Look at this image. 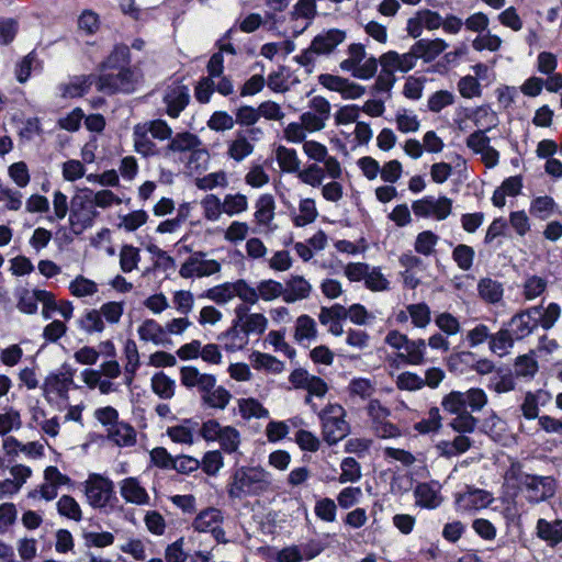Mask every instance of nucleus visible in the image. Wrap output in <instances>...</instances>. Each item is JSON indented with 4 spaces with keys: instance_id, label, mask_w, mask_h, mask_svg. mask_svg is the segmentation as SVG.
I'll return each mask as SVG.
<instances>
[{
    "instance_id": "6e6d98bb",
    "label": "nucleus",
    "mask_w": 562,
    "mask_h": 562,
    "mask_svg": "<svg viewBox=\"0 0 562 562\" xmlns=\"http://www.w3.org/2000/svg\"><path fill=\"white\" fill-rule=\"evenodd\" d=\"M341 474L339 475L340 483L357 482L361 477V468L359 462L351 457L345 458L340 464Z\"/></svg>"
},
{
    "instance_id": "423d86ee",
    "label": "nucleus",
    "mask_w": 562,
    "mask_h": 562,
    "mask_svg": "<svg viewBox=\"0 0 562 562\" xmlns=\"http://www.w3.org/2000/svg\"><path fill=\"white\" fill-rule=\"evenodd\" d=\"M364 45L353 43L348 47V58L340 63L344 71H350L353 77L359 79L372 78L378 70V59L375 57L366 58Z\"/></svg>"
},
{
    "instance_id": "f704fd0d",
    "label": "nucleus",
    "mask_w": 562,
    "mask_h": 562,
    "mask_svg": "<svg viewBox=\"0 0 562 562\" xmlns=\"http://www.w3.org/2000/svg\"><path fill=\"white\" fill-rule=\"evenodd\" d=\"M38 301H49L48 291L34 290L32 292L25 291L18 303V308L26 314H34L37 311Z\"/></svg>"
},
{
    "instance_id": "3c124183",
    "label": "nucleus",
    "mask_w": 562,
    "mask_h": 562,
    "mask_svg": "<svg viewBox=\"0 0 562 562\" xmlns=\"http://www.w3.org/2000/svg\"><path fill=\"white\" fill-rule=\"evenodd\" d=\"M465 397L460 391H451L441 401L443 411L454 415L465 411Z\"/></svg>"
},
{
    "instance_id": "2f4dec72",
    "label": "nucleus",
    "mask_w": 562,
    "mask_h": 562,
    "mask_svg": "<svg viewBox=\"0 0 562 562\" xmlns=\"http://www.w3.org/2000/svg\"><path fill=\"white\" fill-rule=\"evenodd\" d=\"M276 158L282 171L293 173L300 170L301 162L295 149L279 146L276 150Z\"/></svg>"
},
{
    "instance_id": "052dcab7",
    "label": "nucleus",
    "mask_w": 562,
    "mask_h": 562,
    "mask_svg": "<svg viewBox=\"0 0 562 562\" xmlns=\"http://www.w3.org/2000/svg\"><path fill=\"white\" fill-rule=\"evenodd\" d=\"M300 215L294 218L296 226H305L314 222L318 215L315 202L312 199H304L300 203Z\"/></svg>"
},
{
    "instance_id": "f03ea898",
    "label": "nucleus",
    "mask_w": 562,
    "mask_h": 562,
    "mask_svg": "<svg viewBox=\"0 0 562 562\" xmlns=\"http://www.w3.org/2000/svg\"><path fill=\"white\" fill-rule=\"evenodd\" d=\"M271 486V474L260 467L239 468L235 471L228 486L232 498L260 495Z\"/></svg>"
},
{
    "instance_id": "37998d69",
    "label": "nucleus",
    "mask_w": 562,
    "mask_h": 562,
    "mask_svg": "<svg viewBox=\"0 0 562 562\" xmlns=\"http://www.w3.org/2000/svg\"><path fill=\"white\" fill-rule=\"evenodd\" d=\"M254 151V145L244 135H238L228 147V156L235 161L244 160Z\"/></svg>"
},
{
    "instance_id": "603ef678",
    "label": "nucleus",
    "mask_w": 562,
    "mask_h": 562,
    "mask_svg": "<svg viewBox=\"0 0 562 562\" xmlns=\"http://www.w3.org/2000/svg\"><path fill=\"white\" fill-rule=\"evenodd\" d=\"M239 412L244 418H263L268 417V411L255 398H244L239 401Z\"/></svg>"
},
{
    "instance_id": "c756f323",
    "label": "nucleus",
    "mask_w": 562,
    "mask_h": 562,
    "mask_svg": "<svg viewBox=\"0 0 562 562\" xmlns=\"http://www.w3.org/2000/svg\"><path fill=\"white\" fill-rule=\"evenodd\" d=\"M218 338L224 341L225 348L228 351L243 349L248 344V336L244 329L238 326V323H234V325Z\"/></svg>"
},
{
    "instance_id": "de8ad7c7",
    "label": "nucleus",
    "mask_w": 562,
    "mask_h": 562,
    "mask_svg": "<svg viewBox=\"0 0 562 562\" xmlns=\"http://www.w3.org/2000/svg\"><path fill=\"white\" fill-rule=\"evenodd\" d=\"M140 260L139 250L131 245H124L120 251V267L125 273L137 268Z\"/></svg>"
},
{
    "instance_id": "8fccbe9b",
    "label": "nucleus",
    "mask_w": 562,
    "mask_h": 562,
    "mask_svg": "<svg viewBox=\"0 0 562 562\" xmlns=\"http://www.w3.org/2000/svg\"><path fill=\"white\" fill-rule=\"evenodd\" d=\"M294 337L297 341L316 337L315 321L308 315H301L296 319Z\"/></svg>"
},
{
    "instance_id": "b1692460",
    "label": "nucleus",
    "mask_w": 562,
    "mask_h": 562,
    "mask_svg": "<svg viewBox=\"0 0 562 562\" xmlns=\"http://www.w3.org/2000/svg\"><path fill=\"white\" fill-rule=\"evenodd\" d=\"M72 371L67 370L59 374H52L45 380V391L53 392L59 397L66 398L69 391V385L72 383Z\"/></svg>"
},
{
    "instance_id": "bb28decb",
    "label": "nucleus",
    "mask_w": 562,
    "mask_h": 562,
    "mask_svg": "<svg viewBox=\"0 0 562 562\" xmlns=\"http://www.w3.org/2000/svg\"><path fill=\"white\" fill-rule=\"evenodd\" d=\"M448 44L441 40H419L415 43V50L418 52L419 57L425 61H431L438 57L446 48Z\"/></svg>"
},
{
    "instance_id": "49530a36",
    "label": "nucleus",
    "mask_w": 562,
    "mask_h": 562,
    "mask_svg": "<svg viewBox=\"0 0 562 562\" xmlns=\"http://www.w3.org/2000/svg\"><path fill=\"white\" fill-rule=\"evenodd\" d=\"M217 441L226 453L236 452L240 443L239 431L232 426H225L222 429Z\"/></svg>"
},
{
    "instance_id": "5701e85b",
    "label": "nucleus",
    "mask_w": 562,
    "mask_h": 562,
    "mask_svg": "<svg viewBox=\"0 0 562 562\" xmlns=\"http://www.w3.org/2000/svg\"><path fill=\"white\" fill-rule=\"evenodd\" d=\"M109 438L120 447L133 446L136 442L135 429L126 423H115L109 428Z\"/></svg>"
},
{
    "instance_id": "4468645a",
    "label": "nucleus",
    "mask_w": 562,
    "mask_h": 562,
    "mask_svg": "<svg viewBox=\"0 0 562 562\" xmlns=\"http://www.w3.org/2000/svg\"><path fill=\"white\" fill-rule=\"evenodd\" d=\"M216 378L205 387V391L200 392L201 402L209 408L223 411L227 407L232 400V394L222 385H216Z\"/></svg>"
},
{
    "instance_id": "a18cd8bd",
    "label": "nucleus",
    "mask_w": 562,
    "mask_h": 562,
    "mask_svg": "<svg viewBox=\"0 0 562 562\" xmlns=\"http://www.w3.org/2000/svg\"><path fill=\"white\" fill-rule=\"evenodd\" d=\"M224 213L234 216L248 209V199L245 194H226L223 200Z\"/></svg>"
},
{
    "instance_id": "c85d7f7f",
    "label": "nucleus",
    "mask_w": 562,
    "mask_h": 562,
    "mask_svg": "<svg viewBox=\"0 0 562 562\" xmlns=\"http://www.w3.org/2000/svg\"><path fill=\"white\" fill-rule=\"evenodd\" d=\"M130 48L126 45H116L109 57L102 63L101 70H116L128 68Z\"/></svg>"
},
{
    "instance_id": "2eb2a0df",
    "label": "nucleus",
    "mask_w": 562,
    "mask_h": 562,
    "mask_svg": "<svg viewBox=\"0 0 562 562\" xmlns=\"http://www.w3.org/2000/svg\"><path fill=\"white\" fill-rule=\"evenodd\" d=\"M190 101L189 89L186 86L169 87L164 95V102L167 106V114L171 117H178Z\"/></svg>"
},
{
    "instance_id": "e2e57ef3",
    "label": "nucleus",
    "mask_w": 562,
    "mask_h": 562,
    "mask_svg": "<svg viewBox=\"0 0 562 562\" xmlns=\"http://www.w3.org/2000/svg\"><path fill=\"white\" fill-rule=\"evenodd\" d=\"M228 181L224 171L209 173L202 178L195 179V186L200 190H212L216 187H227Z\"/></svg>"
},
{
    "instance_id": "c9c22d12",
    "label": "nucleus",
    "mask_w": 562,
    "mask_h": 562,
    "mask_svg": "<svg viewBox=\"0 0 562 562\" xmlns=\"http://www.w3.org/2000/svg\"><path fill=\"white\" fill-rule=\"evenodd\" d=\"M176 382L164 372L155 373L151 378V389L160 398L169 400L175 395Z\"/></svg>"
},
{
    "instance_id": "a878e982",
    "label": "nucleus",
    "mask_w": 562,
    "mask_h": 562,
    "mask_svg": "<svg viewBox=\"0 0 562 562\" xmlns=\"http://www.w3.org/2000/svg\"><path fill=\"white\" fill-rule=\"evenodd\" d=\"M515 340L516 339L507 327L502 328L497 333L490 335V350L493 353L503 357L509 352L510 348H513Z\"/></svg>"
},
{
    "instance_id": "7c9ffc66",
    "label": "nucleus",
    "mask_w": 562,
    "mask_h": 562,
    "mask_svg": "<svg viewBox=\"0 0 562 562\" xmlns=\"http://www.w3.org/2000/svg\"><path fill=\"white\" fill-rule=\"evenodd\" d=\"M255 218L259 225L268 226L274 217V200L270 194L261 195L256 202Z\"/></svg>"
},
{
    "instance_id": "4d7b16f0",
    "label": "nucleus",
    "mask_w": 562,
    "mask_h": 562,
    "mask_svg": "<svg viewBox=\"0 0 562 562\" xmlns=\"http://www.w3.org/2000/svg\"><path fill=\"white\" fill-rule=\"evenodd\" d=\"M474 256V249L463 244L458 245L452 251L453 260L456 261L457 266L463 271H468L471 269Z\"/></svg>"
},
{
    "instance_id": "09e8293b",
    "label": "nucleus",
    "mask_w": 562,
    "mask_h": 562,
    "mask_svg": "<svg viewBox=\"0 0 562 562\" xmlns=\"http://www.w3.org/2000/svg\"><path fill=\"white\" fill-rule=\"evenodd\" d=\"M258 300L272 301L279 296H283L284 285L274 280H263L257 285Z\"/></svg>"
},
{
    "instance_id": "4be33fe9",
    "label": "nucleus",
    "mask_w": 562,
    "mask_h": 562,
    "mask_svg": "<svg viewBox=\"0 0 562 562\" xmlns=\"http://www.w3.org/2000/svg\"><path fill=\"white\" fill-rule=\"evenodd\" d=\"M223 521V516L220 509L210 507L202 510L193 520V528L199 532H211L217 525Z\"/></svg>"
},
{
    "instance_id": "13d9d810",
    "label": "nucleus",
    "mask_w": 562,
    "mask_h": 562,
    "mask_svg": "<svg viewBox=\"0 0 562 562\" xmlns=\"http://www.w3.org/2000/svg\"><path fill=\"white\" fill-rule=\"evenodd\" d=\"M69 290L72 295L77 297H83L93 295L98 291V285L95 282L82 276H78L74 281L70 282Z\"/></svg>"
},
{
    "instance_id": "58836bf2",
    "label": "nucleus",
    "mask_w": 562,
    "mask_h": 562,
    "mask_svg": "<svg viewBox=\"0 0 562 562\" xmlns=\"http://www.w3.org/2000/svg\"><path fill=\"white\" fill-rule=\"evenodd\" d=\"M202 296L215 302L216 304H225L234 297V282H225L207 289Z\"/></svg>"
},
{
    "instance_id": "cd10ccee",
    "label": "nucleus",
    "mask_w": 562,
    "mask_h": 562,
    "mask_svg": "<svg viewBox=\"0 0 562 562\" xmlns=\"http://www.w3.org/2000/svg\"><path fill=\"white\" fill-rule=\"evenodd\" d=\"M479 295L487 303H497L502 300L504 294L503 284L491 278H483L477 284Z\"/></svg>"
},
{
    "instance_id": "680f3d73",
    "label": "nucleus",
    "mask_w": 562,
    "mask_h": 562,
    "mask_svg": "<svg viewBox=\"0 0 562 562\" xmlns=\"http://www.w3.org/2000/svg\"><path fill=\"white\" fill-rule=\"evenodd\" d=\"M299 179L308 186L319 187L324 180V168L317 164H312L302 171H297Z\"/></svg>"
},
{
    "instance_id": "a19ab883",
    "label": "nucleus",
    "mask_w": 562,
    "mask_h": 562,
    "mask_svg": "<svg viewBox=\"0 0 562 562\" xmlns=\"http://www.w3.org/2000/svg\"><path fill=\"white\" fill-rule=\"evenodd\" d=\"M57 510L60 516L67 517L75 521H80L82 518V513L77 501L69 496L63 495L57 502Z\"/></svg>"
},
{
    "instance_id": "0eeeda50",
    "label": "nucleus",
    "mask_w": 562,
    "mask_h": 562,
    "mask_svg": "<svg viewBox=\"0 0 562 562\" xmlns=\"http://www.w3.org/2000/svg\"><path fill=\"white\" fill-rule=\"evenodd\" d=\"M221 263L214 259H206V254L203 251H194L181 265L179 274L182 278L189 279L192 277L203 278L210 277L221 271Z\"/></svg>"
},
{
    "instance_id": "473e14b6",
    "label": "nucleus",
    "mask_w": 562,
    "mask_h": 562,
    "mask_svg": "<svg viewBox=\"0 0 562 562\" xmlns=\"http://www.w3.org/2000/svg\"><path fill=\"white\" fill-rule=\"evenodd\" d=\"M550 397V394L543 390H538L536 393L528 392L525 395L524 402L521 404L522 415L527 419H535L539 415L538 404L539 402H544Z\"/></svg>"
},
{
    "instance_id": "6e6552de",
    "label": "nucleus",
    "mask_w": 562,
    "mask_h": 562,
    "mask_svg": "<svg viewBox=\"0 0 562 562\" xmlns=\"http://www.w3.org/2000/svg\"><path fill=\"white\" fill-rule=\"evenodd\" d=\"M412 210L418 217L431 216L438 221H443L451 214L452 200L447 196H440L438 199L425 196L414 201Z\"/></svg>"
},
{
    "instance_id": "79ce46f5",
    "label": "nucleus",
    "mask_w": 562,
    "mask_h": 562,
    "mask_svg": "<svg viewBox=\"0 0 562 562\" xmlns=\"http://www.w3.org/2000/svg\"><path fill=\"white\" fill-rule=\"evenodd\" d=\"M251 360L256 369H265L272 373H280L284 369L282 361L268 353L254 352Z\"/></svg>"
},
{
    "instance_id": "0e129e2a",
    "label": "nucleus",
    "mask_w": 562,
    "mask_h": 562,
    "mask_svg": "<svg viewBox=\"0 0 562 562\" xmlns=\"http://www.w3.org/2000/svg\"><path fill=\"white\" fill-rule=\"evenodd\" d=\"M268 326L267 317L261 313H252L244 321L240 327L244 329L246 335L249 334H262Z\"/></svg>"
},
{
    "instance_id": "1a4fd4ad",
    "label": "nucleus",
    "mask_w": 562,
    "mask_h": 562,
    "mask_svg": "<svg viewBox=\"0 0 562 562\" xmlns=\"http://www.w3.org/2000/svg\"><path fill=\"white\" fill-rule=\"evenodd\" d=\"M201 144L200 138L195 134L190 132L177 133L164 148V156L169 157L170 154L192 153V158H204L207 156V151L200 148Z\"/></svg>"
},
{
    "instance_id": "6ab92c4d",
    "label": "nucleus",
    "mask_w": 562,
    "mask_h": 562,
    "mask_svg": "<svg viewBox=\"0 0 562 562\" xmlns=\"http://www.w3.org/2000/svg\"><path fill=\"white\" fill-rule=\"evenodd\" d=\"M312 286L307 280L301 276H292L284 285L283 301L294 303L308 297Z\"/></svg>"
},
{
    "instance_id": "f3484780",
    "label": "nucleus",
    "mask_w": 562,
    "mask_h": 562,
    "mask_svg": "<svg viewBox=\"0 0 562 562\" xmlns=\"http://www.w3.org/2000/svg\"><path fill=\"white\" fill-rule=\"evenodd\" d=\"M149 128L144 123H138L133 127V144L137 154L143 157H150L158 155L159 150L156 144L148 136Z\"/></svg>"
},
{
    "instance_id": "ea45409f",
    "label": "nucleus",
    "mask_w": 562,
    "mask_h": 562,
    "mask_svg": "<svg viewBox=\"0 0 562 562\" xmlns=\"http://www.w3.org/2000/svg\"><path fill=\"white\" fill-rule=\"evenodd\" d=\"M203 215L207 221H218L224 213L223 201L215 194H207L201 201Z\"/></svg>"
},
{
    "instance_id": "864d4df0",
    "label": "nucleus",
    "mask_w": 562,
    "mask_h": 562,
    "mask_svg": "<svg viewBox=\"0 0 562 562\" xmlns=\"http://www.w3.org/2000/svg\"><path fill=\"white\" fill-rule=\"evenodd\" d=\"M477 419L467 409L456 415L450 422V427L460 434L473 432L476 428Z\"/></svg>"
},
{
    "instance_id": "39448f33",
    "label": "nucleus",
    "mask_w": 562,
    "mask_h": 562,
    "mask_svg": "<svg viewBox=\"0 0 562 562\" xmlns=\"http://www.w3.org/2000/svg\"><path fill=\"white\" fill-rule=\"evenodd\" d=\"M139 79L137 70L122 68L116 70L102 71L98 79V90L106 93H131L135 90Z\"/></svg>"
},
{
    "instance_id": "ddd939ff",
    "label": "nucleus",
    "mask_w": 562,
    "mask_h": 562,
    "mask_svg": "<svg viewBox=\"0 0 562 562\" xmlns=\"http://www.w3.org/2000/svg\"><path fill=\"white\" fill-rule=\"evenodd\" d=\"M120 494L122 498L130 504L137 506L149 505L150 497L146 488L140 484L139 480L134 476L123 479L119 483Z\"/></svg>"
},
{
    "instance_id": "69168bd1",
    "label": "nucleus",
    "mask_w": 562,
    "mask_h": 562,
    "mask_svg": "<svg viewBox=\"0 0 562 562\" xmlns=\"http://www.w3.org/2000/svg\"><path fill=\"white\" fill-rule=\"evenodd\" d=\"M90 200L93 203L94 207L106 209L113 204H121L122 200L114 194L111 190L103 189L97 192H93L90 189Z\"/></svg>"
},
{
    "instance_id": "20e7f679",
    "label": "nucleus",
    "mask_w": 562,
    "mask_h": 562,
    "mask_svg": "<svg viewBox=\"0 0 562 562\" xmlns=\"http://www.w3.org/2000/svg\"><path fill=\"white\" fill-rule=\"evenodd\" d=\"M318 416L322 420L323 438L328 445L337 443L349 434L346 412L341 405L328 404Z\"/></svg>"
},
{
    "instance_id": "aec40b11",
    "label": "nucleus",
    "mask_w": 562,
    "mask_h": 562,
    "mask_svg": "<svg viewBox=\"0 0 562 562\" xmlns=\"http://www.w3.org/2000/svg\"><path fill=\"white\" fill-rule=\"evenodd\" d=\"M537 536L548 542L549 546L554 547L562 542V519H554L549 521L540 518L537 521Z\"/></svg>"
},
{
    "instance_id": "c03bdc74",
    "label": "nucleus",
    "mask_w": 562,
    "mask_h": 562,
    "mask_svg": "<svg viewBox=\"0 0 562 562\" xmlns=\"http://www.w3.org/2000/svg\"><path fill=\"white\" fill-rule=\"evenodd\" d=\"M439 237L431 231L419 233L415 239L414 249L423 256H430L435 252V247Z\"/></svg>"
},
{
    "instance_id": "dca6fc26",
    "label": "nucleus",
    "mask_w": 562,
    "mask_h": 562,
    "mask_svg": "<svg viewBox=\"0 0 562 562\" xmlns=\"http://www.w3.org/2000/svg\"><path fill=\"white\" fill-rule=\"evenodd\" d=\"M347 38L345 31L339 29H329L316 35L312 43L313 49L316 50L317 55H327L334 52V49Z\"/></svg>"
},
{
    "instance_id": "412c9836",
    "label": "nucleus",
    "mask_w": 562,
    "mask_h": 562,
    "mask_svg": "<svg viewBox=\"0 0 562 562\" xmlns=\"http://www.w3.org/2000/svg\"><path fill=\"white\" fill-rule=\"evenodd\" d=\"M414 494L416 498V505L425 508H437L442 502V497L439 491L434 488L428 483L418 484Z\"/></svg>"
},
{
    "instance_id": "a211bd4d",
    "label": "nucleus",
    "mask_w": 562,
    "mask_h": 562,
    "mask_svg": "<svg viewBox=\"0 0 562 562\" xmlns=\"http://www.w3.org/2000/svg\"><path fill=\"white\" fill-rule=\"evenodd\" d=\"M216 376L209 373H202L193 366H184L180 369V381L181 384L188 389L196 387L199 392L205 391L204 389L215 379Z\"/></svg>"
},
{
    "instance_id": "7ed1b4c3",
    "label": "nucleus",
    "mask_w": 562,
    "mask_h": 562,
    "mask_svg": "<svg viewBox=\"0 0 562 562\" xmlns=\"http://www.w3.org/2000/svg\"><path fill=\"white\" fill-rule=\"evenodd\" d=\"M99 212L90 200V189H81L70 200L69 225L74 234L80 235L92 227Z\"/></svg>"
},
{
    "instance_id": "5fc2aeb1",
    "label": "nucleus",
    "mask_w": 562,
    "mask_h": 562,
    "mask_svg": "<svg viewBox=\"0 0 562 562\" xmlns=\"http://www.w3.org/2000/svg\"><path fill=\"white\" fill-rule=\"evenodd\" d=\"M406 310L416 327L425 328L430 323V308L427 304H411Z\"/></svg>"
},
{
    "instance_id": "393cba45",
    "label": "nucleus",
    "mask_w": 562,
    "mask_h": 562,
    "mask_svg": "<svg viewBox=\"0 0 562 562\" xmlns=\"http://www.w3.org/2000/svg\"><path fill=\"white\" fill-rule=\"evenodd\" d=\"M403 349L405 352L398 353V358L403 359L406 363L413 366L424 363L426 351V341L424 339H407Z\"/></svg>"
},
{
    "instance_id": "4c0bfd02",
    "label": "nucleus",
    "mask_w": 562,
    "mask_h": 562,
    "mask_svg": "<svg viewBox=\"0 0 562 562\" xmlns=\"http://www.w3.org/2000/svg\"><path fill=\"white\" fill-rule=\"evenodd\" d=\"M78 326L89 335L94 333H102L105 328L104 322L101 318L100 312L98 310H90L86 312L78 319Z\"/></svg>"
},
{
    "instance_id": "f8f14e48",
    "label": "nucleus",
    "mask_w": 562,
    "mask_h": 562,
    "mask_svg": "<svg viewBox=\"0 0 562 562\" xmlns=\"http://www.w3.org/2000/svg\"><path fill=\"white\" fill-rule=\"evenodd\" d=\"M493 502L490 492L468 486L467 492L458 494L456 504L459 510L473 512L486 508Z\"/></svg>"
},
{
    "instance_id": "338daca9",
    "label": "nucleus",
    "mask_w": 562,
    "mask_h": 562,
    "mask_svg": "<svg viewBox=\"0 0 562 562\" xmlns=\"http://www.w3.org/2000/svg\"><path fill=\"white\" fill-rule=\"evenodd\" d=\"M435 324L441 331H443L448 336H454L461 329L460 323L457 319V317L447 312L437 315L435 318Z\"/></svg>"
},
{
    "instance_id": "774afa93",
    "label": "nucleus",
    "mask_w": 562,
    "mask_h": 562,
    "mask_svg": "<svg viewBox=\"0 0 562 562\" xmlns=\"http://www.w3.org/2000/svg\"><path fill=\"white\" fill-rule=\"evenodd\" d=\"M366 286L371 291L379 292L389 289V280L383 276L378 267L370 268L364 280Z\"/></svg>"
},
{
    "instance_id": "72a5a7b5",
    "label": "nucleus",
    "mask_w": 562,
    "mask_h": 562,
    "mask_svg": "<svg viewBox=\"0 0 562 562\" xmlns=\"http://www.w3.org/2000/svg\"><path fill=\"white\" fill-rule=\"evenodd\" d=\"M137 331L142 340L151 341L155 345L162 344L166 334L165 328L155 319L144 321Z\"/></svg>"
},
{
    "instance_id": "e433bc0d",
    "label": "nucleus",
    "mask_w": 562,
    "mask_h": 562,
    "mask_svg": "<svg viewBox=\"0 0 562 562\" xmlns=\"http://www.w3.org/2000/svg\"><path fill=\"white\" fill-rule=\"evenodd\" d=\"M555 206L557 203L551 196L541 195L531 201L529 212L537 218L547 220L552 215Z\"/></svg>"
},
{
    "instance_id": "bf43d9fd",
    "label": "nucleus",
    "mask_w": 562,
    "mask_h": 562,
    "mask_svg": "<svg viewBox=\"0 0 562 562\" xmlns=\"http://www.w3.org/2000/svg\"><path fill=\"white\" fill-rule=\"evenodd\" d=\"M548 282L538 276L528 277L524 283V296L526 300H535L547 289Z\"/></svg>"
},
{
    "instance_id": "9d476101",
    "label": "nucleus",
    "mask_w": 562,
    "mask_h": 562,
    "mask_svg": "<svg viewBox=\"0 0 562 562\" xmlns=\"http://www.w3.org/2000/svg\"><path fill=\"white\" fill-rule=\"evenodd\" d=\"M536 315H540V306L530 307L510 318L507 328L516 340L529 336L539 326V319Z\"/></svg>"
},
{
    "instance_id": "9b49d317",
    "label": "nucleus",
    "mask_w": 562,
    "mask_h": 562,
    "mask_svg": "<svg viewBox=\"0 0 562 562\" xmlns=\"http://www.w3.org/2000/svg\"><path fill=\"white\" fill-rule=\"evenodd\" d=\"M113 493V482L101 475H94L86 485V496L93 507H104Z\"/></svg>"
},
{
    "instance_id": "f257e3e1",
    "label": "nucleus",
    "mask_w": 562,
    "mask_h": 562,
    "mask_svg": "<svg viewBox=\"0 0 562 562\" xmlns=\"http://www.w3.org/2000/svg\"><path fill=\"white\" fill-rule=\"evenodd\" d=\"M504 481L508 487L521 491L532 504L547 501L555 493V480L552 476L527 473L520 462H512L504 474Z\"/></svg>"
}]
</instances>
